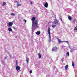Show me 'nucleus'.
<instances>
[{
	"instance_id": "obj_29",
	"label": "nucleus",
	"mask_w": 77,
	"mask_h": 77,
	"mask_svg": "<svg viewBox=\"0 0 77 77\" xmlns=\"http://www.w3.org/2000/svg\"><path fill=\"white\" fill-rule=\"evenodd\" d=\"M24 21H25V22H27V21L26 20H24Z\"/></svg>"
},
{
	"instance_id": "obj_19",
	"label": "nucleus",
	"mask_w": 77,
	"mask_h": 77,
	"mask_svg": "<svg viewBox=\"0 0 77 77\" xmlns=\"http://www.w3.org/2000/svg\"><path fill=\"white\" fill-rule=\"evenodd\" d=\"M58 40L59 42L60 43H61V42H62V41H60V39H58Z\"/></svg>"
},
{
	"instance_id": "obj_1",
	"label": "nucleus",
	"mask_w": 77,
	"mask_h": 77,
	"mask_svg": "<svg viewBox=\"0 0 77 77\" xmlns=\"http://www.w3.org/2000/svg\"><path fill=\"white\" fill-rule=\"evenodd\" d=\"M33 21H32V27L34 29L38 28V20H36V18L33 17L32 18Z\"/></svg>"
},
{
	"instance_id": "obj_4",
	"label": "nucleus",
	"mask_w": 77,
	"mask_h": 77,
	"mask_svg": "<svg viewBox=\"0 0 77 77\" xmlns=\"http://www.w3.org/2000/svg\"><path fill=\"white\" fill-rule=\"evenodd\" d=\"M8 27H11L13 25V23L12 22H10L8 23Z\"/></svg>"
},
{
	"instance_id": "obj_9",
	"label": "nucleus",
	"mask_w": 77,
	"mask_h": 77,
	"mask_svg": "<svg viewBox=\"0 0 77 77\" xmlns=\"http://www.w3.org/2000/svg\"><path fill=\"white\" fill-rule=\"evenodd\" d=\"M35 33L37 34V35H40V33H41V32H40V31H37L35 32Z\"/></svg>"
},
{
	"instance_id": "obj_20",
	"label": "nucleus",
	"mask_w": 77,
	"mask_h": 77,
	"mask_svg": "<svg viewBox=\"0 0 77 77\" xmlns=\"http://www.w3.org/2000/svg\"><path fill=\"white\" fill-rule=\"evenodd\" d=\"M26 61L27 63H28V60L27 59V58H26Z\"/></svg>"
},
{
	"instance_id": "obj_18",
	"label": "nucleus",
	"mask_w": 77,
	"mask_h": 77,
	"mask_svg": "<svg viewBox=\"0 0 77 77\" xmlns=\"http://www.w3.org/2000/svg\"><path fill=\"white\" fill-rule=\"evenodd\" d=\"M74 30H77V26L75 27Z\"/></svg>"
},
{
	"instance_id": "obj_21",
	"label": "nucleus",
	"mask_w": 77,
	"mask_h": 77,
	"mask_svg": "<svg viewBox=\"0 0 77 77\" xmlns=\"http://www.w3.org/2000/svg\"><path fill=\"white\" fill-rule=\"evenodd\" d=\"M13 28L14 30L16 29V28L15 27V26H13Z\"/></svg>"
},
{
	"instance_id": "obj_23",
	"label": "nucleus",
	"mask_w": 77,
	"mask_h": 77,
	"mask_svg": "<svg viewBox=\"0 0 77 77\" xmlns=\"http://www.w3.org/2000/svg\"><path fill=\"white\" fill-rule=\"evenodd\" d=\"M73 21V22H75L76 21V19H74Z\"/></svg>"
},
{
	"instance_id": "obj_26",
	"label": "nucleus",
	"mask_w": 77,
	"mask_h": 77,
	"mask_svg": "<svg viewBox=\"0 0 77 77\" xmlns=\"http://www.w3.org/2000/svg\"><path fill=\"white\" fill-rule=\"evenodd\" d=\"M51 42V39H49V41H48L49 42Z\"/></svg>"
},
{
	"instance_id": "obj_13",
	"label": "nucleus",
	"mask_w": 77,
	"mask_h": 77,
	"mask_svg": "<svg viewBox=\"0 0 77 77\" xmlns=\"http://www.w3.org/2000/svg\"><path fill=\"white\" fill-rule=\"evenodd\" d=\"M51 26L53 28H55V27H56V25H52Z\"/></svg>"
},
{
	"instance_id": "obj_5",
	"label": "nucleus",
	"mask_w": 77,
	"mask_h": 77,
	"mask_svg": "<svg viewBox=\"0 0 77 77\" xmlns=\"http://www.w3.org/2000/svg\"><path fill=\"white\" fill-rule=\"evenodd\" d=\"M16 70L17 71H19V70H20V67L19 66H17L16 67Z\"/></svg>"
},
{
	"instance_id": "obj_24",
	"label": "nucleus",
	"mask_w": 77,
	"mask_h": 77,
	"mask_svg": "<svg viewBox=\"0 0 77 77\" xmlns=\"http://www.w3.org/2000/svg\"><path fill=\"white\" fill-rule=\"evenodd\" d=\"M33 2H32V1H31V2H30V3L31 5H32V4H33Z\"/></svg>"
},
{
	"instance_id": "obj_6",
	"label": "nucleus",
	"mask_w": 77,
	"mask_h": 77,
	"mask_svg": "<svg viewBox=\"0 0 77 77\" xmlns=\"http://www.w3.org/2000/svg\"><path fill=\"white\" fill-rule=\"evenodd\" d=\"M17 6H21V5L19 3V2H17Z\"/></svg>"
},
{
	"instance_id": "obj_11",
	"label": "nucleus",
	"mask_w": 77,
	"mask_h": 77,
	"mask_svg": "<svg viewBox=\"0 0 77 77\" xmlns=\"http://www.w3.org/2000/svg\"><path fill=\"white\" fill-rule=\"evenodd\" d=\"M68 68V65H66L65 66V69L66 70H67Z\"/></svg>"
},
{
	"instance_id": "obj_8",
	"label": "nucleus",
	"mask_w": 77,
	"mask_h": 77,
	"mask_svg": "<svg viewBox=\"0 0 77 77\" xmlns=\"http://www.w3.org/2000/svg\"><path fill=\"white\" fill-rule=\"evenodd\" d=\"M45 7H46V8H48V3H46L44 5Z\"/></svg>"
},
{
	"instance_id": "obj_22",
	"label": "nucleus",
	"mask_w": 77,
	"mask_h": 77,
	"mask_svg": "<svg viewBox=\"0 0 77 77\" xmlns=\"http://www.w3.org/2000/svg\"><path fill=\"white\" fill-rule=\"evenodd\" d=\"M6 5V3L5 2H4L3 4V5L4 6V5Z\"/></svg>"
},
{
	"instance_id": "obj_25",
	"label": "nucleus",
	"mask_w": 77,
	"mask_h": 77,
	"mask_svg": "<svg viewBox=\"0 0 77 77\" xmlns=\"http://www.w3.org/2000/svg\"><path fill=\"white\" fill-rule=\"evenodd\" d=\"M66 54H67V55H68V56H69V52H67Z\"/></svg>"
},
{
	"instance_id": "obj_10",
	"label": "nucleus",
	"mask_w": 77,
	"mask_h": 77,
	"mask_svg": "<svg viewBox=\"0 0 77 77\" xmlns=\"http://www.w3.org/2000/svg\"><path fill=\"white\" fill-rule=\"evenodd\" d=\"M8 30L9 32H13V31H12V29L11 28H8Z\"/></svg>"
},
{
	"instance_id": "obj_17",
	"label": "nucleus",
	"mask_w": 77,
	"mask_h": 77,
	"mask_svg": "<svg viewBox=\"0 0 77 77\" xmlns=\"http://www.w3.org/2000/svg\"><path fill=\"white\" fill-rule=\"evenodd\" d=\"M16 64L17 65H18V61H17V60H16Z\"/></svg>"
},
{
	"instance_id": "obj_27",
	"label": "nucleus",
	"mask_w": 77,
	"mask_h": 77,
	"mask_svg": "<svg viewBox=\"0 0 77 77\" xmlns=\"http://www.w3.org/2000/svg\"><path fill=\"white\" fill-rule=\"evenodd\" d=\"M32 70L30 71V74L32 73Z\"/></svg>"
},
{
	"instance_id": "obj_7",
	"label": "nucleus",
	"mask_w": 77,
	"mask_h": 77,
	"mask_svg": "<svg viewBox=\"0 0 77 77\" xmlns=\"http://www.w3.org/2000/svg\"><path fill=\"white\" fill-rule=\"evenodd\" d=\"M54 24H57L58 23V21L56 19H55L54 21Z\"/></svg>"
},
{
	"instance_id": "obj_31",
	"label": "nucleus",
	"mask_w": 77,
	"mask_h": 77,
	"mask_svg": "<svg viewBox=\"0 0 77 77\" xmlns=\"http://www.w3.org/2000/svg\"><path fill=\"white\" fill-rule=\"evenodd\" d=\"M9 56H10V57H11V55H9Z\"/></svg>"
},
{
	"instance_id": "obj_30",
	"label": "nucleus",
	"mask_w": 77,
	"mask_h": 77,
	"mask_svg": "<svg viewBox=\"0 0 77 77\" xmlns=\"http://www.w3.org/2000/svg\"><path fill=\"white\" fill-rule=\"evenodd\" d=\"M62 62H63V60H61Z\"/></svg>"
},
{
	"instance_id": "obj_2",
	"label": "nucleus",
	"mask_w": 77,
	"mask_h": 77,
	"mask_svg": "<svg viewBox=\"0 0 77 77\" xmlns=\"http://www.w3.org/2000/svg\"><path fill=\"white\" fill-rule=\"evenodd\" d=\"M52 51H55V52H57V47L56 46H55L52 49Z\"/></svg>"
},
{
	"instance_id": "obj_28",
	"label": "nucleus",
	"mask_w": 77,
	"mask_h": 77,
	"mask_svg": "<svg viewBox=\"0 0 77 77\" xmlns=\"http://www.w3.org/2000/svg\"><path fill=\"white\" fill-rule=\"evenodd\" d=\"M66 43H67V44H68V42L67 41H66Z\"/></svg>"
},
{
	"instance_id": "obj_15",
	"label": "nucleus",
	"mask_w": 77,
	"mask_h": 77,
	"mask_svg": "<svg viewBox=\"0 0 77 77\" xmlns=\"http://www.w3.org/2000/svg\"><path fill=\"white\" fill-rule=\"evenodd\" d=\"M11 15L12 16H15V15L13 13H11Z\"/></svg>"
},
{
	"instance_id": "obj_12",
	"label": "nucleus",
	"mask_w": 77,
	"mask_h": 77,
	"mask_svg": "<svg viewBox=\"0 0 77 77\" xmlns=\"http://www.w3.org/2000/svg\"><path fill=\"white\" fill-rule=\"evenodd\" d=\"M68 19L69 20H72V18L71 17V16H69L68 17Z\"/></svg>"
},
{
	"instance_id": "obj_3",
	"label": "nucleus",
	"mask_w": 77,
	"mask_h": 77,
	"mask_svg": "<svg viewBox=\"0 0 77 77\" xmlns=\"http://www.w3.org/2000/svg\"><path fill=\"white\" fill-rule=\"evenodd\" d=\"M48 33L49 39H51V36H50L51 34L50 33V27L48 28Z\"/></svg>"
},
{
	"instance_id": "obj_16",
	"label": "nucleus",
	"mask_w": 77,
	"mask_h": 77,
	"mask_svg": "<svg viewBox=\"0 0 77 77\" xmlns=\"http://www.w3.org/2000/svg\"><path fill=\"white\" fill-rule=\"evenodd\" d=\"M38 57L39 58H41V55L40 54H38Z\"/></svg>"
},
{
	"instance_id": "obj_14",
	"label": "nucleus",
	"mask_w": 77,
	"mask_h": 77,
	"mask_svg": "<svg viewBox=\"0 0 77 77\" xmlns=\"http://www.w3.org/2000/svg\"><path fill=\"white\" fill-rule=\"evenodd\" d=\"M72 66H73L74 67L75 64H74V61H72Z\"/></svg>"
}]
</instances>
